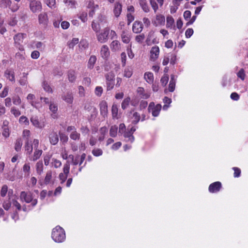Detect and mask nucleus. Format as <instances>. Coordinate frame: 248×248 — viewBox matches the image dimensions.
Masks as SVG:
<instances>
[{
    "label": "nucleus",
    "instance_id": "obj_31",
    "mask_svg": "<svg viewBox=\"0 0 248 248\" xmlns=\"http://www.w3.org/2000/svg\"><path fill=\"white\" fill-rule=\"evenodd\" d=\"M42 152V150H39L38 148H35V152L32 157V160L33 161L37 160L41 155Z\"/></svg>",
    "mask_w": 248,
    "mask_h": 248
},
{
    "label": "nucleus",
    "instance_id": "obj_2",
    "mask_svg": "<svg viewBox=\"0 0 248 248\" xmlns=\"http://www.w3.org/2000/svg\"><path fill=\"white\" fill-rule=\"evenodd\" d=\"M0 6L8 7L13 12H16L20 7L17 3H13L11 0H0Z\"/></svg>",
    "mask_w": 248,
    "mask_h": 248
},
{
    "label": "nucleus",
    "instance_id": "obj_43",
    "mask_svg": "<svg viewBox=\"0 0 248 248\" xmlns=\"http://www.w3.org/2000/svg\"><path fill=\"white\" fill-rule=\"evenodd\" d=\"M150 3L155 13H156L158 9V6L157 3L156 2L155 0H149Z\"/></svg>",
    "mask_w": 248,
    "mask_h": 248
},
{
    "label": "nucleus",
    "instance_id": "obj_30",
    "mask_svg": "<svg viewBox=\"0 0 248 248\" xmlns=\"http://www.w3.org/2000/svg\"><path fill=\"white\" fill-rule=\"evenodd\" d=\"M118 127L116 125L111 126L109 130V135L112 137H115L117 136Z\"/></svg>",
    "mask_w": 248,
    "mask_h": 248
},
{
    "label": "nucleus",
    "instance_id": "obj_29",
    "mask_svg": "<svg viewBox=\"0 0 248 248\" xmlns=\"http://www.w3.org/2000/svg\"><path fill=\"white\" fill-rule=\"evenodd\" d=\"M96 61V57L92 55L90 57L88 62V68L92 69L93 68L94 65Z\"/></svg>",
    "mask_w": 248,
    "mask_h": 248
},
{
    "label": "nucleus",
    "instance_id": "obj_25",
    "mask_svg": "<svg viewBox=\"0 0 248 248\" xmlns=\"http://www.w3.org/2000/svg\"><path fill=\"white\" fill-rule=\"evenodd\" d=\"M132 120V123L135 124H137L140 119V115L139 113L137 112H133L132 115L131 117Z\"/></svg>",
    "mask_w": 248,
    "mask_h": 248
},
{
    "label": "nucleus",
    "instance_id": "obj_59",
    "mask_svg": "<svg viewBox=\"0 0 248 248\" xmlns=\"http://www.w3.org/2000/svg\"><path fill=\"white\" fill-rule=\"evenodd\" d=\"M11 205V203L10 201H4L3 203L2 206L4 209L6 210H8L10 208Z\"/></svg>",
    "mask_w": 248,
    "mask_h": 248
},
{
    "label": "nucleus",
    "instance_id": "obj_9",
    "mask_svg": "<svg viewBox=\"0 0 248 248\" xmlns=\"http://www.w3.org/2000/svg\"><path fill=\"white\" fill-rule=\"evenodd\" d=\"M221 183L220 182H216L212 183L209 186L208 190L210 193H217L221 188Z\"/></svg>",
    "mask_w": 248,
    "mask_h": 248
},
{
    "label": "nucleus",
    "instance_id": "obj_19",
    "mask_svg": "<svg viewBox=\"0 0 248 248\" xmlns=\"http://www.w3.org/2000/svg\"><path fill=\"white\" fill-rule=\"evenodd\" d=\"M100 114L104 117L108 114V105L106 101H102L100 104Z\"/></svg>",
    "mask_w": 248,
    "mask_h": 248
},
{
    "label": "nucleus",
    "instance_id": "obj_1",
    "mask_svg": "<svg viewBox=\"0 0 248 248\" xmlns=\"http://www.w3.org/2000/svg\"><path fill=\"white\" fill-rule=\"evenodd\" d=\"M52 238L57 243H62L65 239L64 230L60 226H57L52 230Z\"/></svg>",
    "mask_w": 248,
    "mask_h": 248
},
{
    "label": "nucleus",
    "instance_id": "obj_5",
    "mask_svg": "<svg viewBox=\"0 0 248 248\" xmlns=\"http://www.w3.org/2000/svg\"><path fill=\"white\" fill-rule=\"evenodd\" d=\"M39 146V140L37 139H34L32 142L28 138L26 139L25 144V150L27 152L29 155L31 154L32 152L33 148L34 149L38 148Z\"/></svg>",
    "mask_w": 248,
    "mask_h": 248
},
{
    "label": "nucleus",
    "instance_id": "obj_27",
    "mask_svg": "<svg viewBox=\"0 0 248 248\" xmlns=\"http://www.w3.org/2000/svg\"><path fill=\"white\" fill-rule=\"evenodd\" d=\"M5 77L11 81H14L15 80L14 72L12 70H6L5 72Z\"/></svg>",
    "mask_w": 248,
    "mask_h": 248
},
{
    "label": "nucleus",
    "instance_id": "obj_46",
    "mask_svg": "<svg viewBox=\"0 0 248 248\" xmlns=\"http://www.w3.org/2000/svg\"><path fill=\"white\" fill-rule=\"evenodd\" d=\"M79 41L77 38H73L70 42H68V45L70 48H73L74 46L77 44H78Z\"/></svg>",
    "mask_w": 248,
    "mask_h": 248
},
{
    "label": "nucleus",
    "instance_id": "obj_8",
    "mask_svg": "<svg viewBox=\"0 0 248 248\" xmlns=\"http://www.w3.org/2000/svg\"><path fill=\"white\" fill-rule=\"evenodd\" d=\"M24 34L23 33H18L14 37L15 46L20 50H23L24 49L23 46L21 45L24 38Z\"/></svg>",
    "mask_w": 248,
    "mask_h": 248
},
{
    "label": "nucleus",
    "instance_id": "obj_45",
    "mask_svg": "<svg viewBox=\"0 0 248 248\" xmlns=\"http://www.w3.org/2000/svg\"><path fill=\"white\" fill-rule=\"evenodd\" d=\"M93 155L95 156H99L103 154V151L101 149L96 148L92 151Z\"/></svg>",
    "mask_w": 248,
    "mask_h": 248
},
{
    "label": "nucleus",
    "instance_id": "obj_12",
    "mask_svg": "<svg viewBox=\"0 0 248 248\" xmlns=\"http://www.w3.org/2000/svg\"><path fill=\"white\" fill-rule=\"evenodd\" d=\"M30 120L32 125L37 128L42 129L45 126L44 123H41L39 121L38 117L36 116H32Z\"/></svg>",
    "mask_w": 248,
    "mask_h": 248
},
{
    "label": "nucleus",
    "instance_id": "obj_10",
    "mask_svg": "<svg viewBox=\"0 0 248 248\" xmlns=\"http://www.w3.org/2000/svg\"><path fill=\"white\" fill-rule=\"evenodd\" d=\"M38 22L40 24L44 26L47 25L48 22V19L47 15L46 13L43 12L38 15Z\"/></svg>",
    "mask_w": 248,
    "mask_h": 248
},
{
    "label": "nucleus",
    "instance_id": "obj_18",
    "mask_svg": "<svg viewBox=\"0 0 248 248\" xmlns=\"http://www.w3.org/2000/svg\"><path fill=\"white\" fill-rule=\"evenodd\" d=\"M63 100L68 104H72L73 101V95L71 92H67L66 93L62 95Z\"/></svg>",
    "mask_w": 248,
    "mask_h": 248
},
{
    "label": "nucleus",
    "instance_id": "obj_42",
    "mask_svg": "<svg viewBox=\"0 0 248 248\" xmlns=\"http://www.w3.org/2000/svg\"><path fill=\"white\" fill-rule=\"evenodd\" d=\"M44 1L49 7L51 8L55 7V0H44Z\"/></svg>",
    "mask_w": 248,
    "mask_h": 248
},
{
    "label": "nucleus",
    "instance_id": "obj_61",
    "mask_svg": "<svg viewBox=\"0 0 248 248\" xmlns=\"http://www.w3.org/2000/svg\"><path fill=\"white\" fill-rule=\"evenodd\" d=\"M121 59L122 66H124L126 63V55L125 52H122L121 54Z\"/></svg>",
    "mask_w": 248,
    "mask_h": 248
},
{
    "label": "nucleus",
    "instance_id": "obj_48",
    "mask_svg": "<svg viewBox=\"0 0 248 248\" xmlns=\"http://www.w3.org/2000/svg\"><path fill=\"white\" fill-rule=\"evenodd\" d=\"M132 75V70L128 68H126L124 70V77L129 78Z\"/></svg>",
    "mask_w": 248,
    "mask_h": 248
},
{
    "label": "nucleus",
    "instance_id": "obj_7",
    "mask_svg": "<svg viewBox=\"0 0 248 248\" xmlns=\"http://www.w3.org/2000/svg\"><path fill=\"white\" fill-rule=\"evenodd\" d=\"M109 33V29L105 28L101 32L97 34V39L101 43H104L108 40V35Z\"/></svg>",
    "mask_w": 248,
    "mask_h": 248
},
{
    "label": "nucleus",
    "instance_id": "obj_21",
    "mask_svg": "<svg viewBox=\"0 0 248 248\" xmlns=\"http://www.w3.org/2000/svg\"><path fill=\"white\" fill-rule=\"evenodd\" d=\"M139 3L142 10L145 13L150 12V7L147 0H139Z\"/></svg>",
    "mask_w": 248,
    "mask_h": 248
},
{
    "label": "nucleus",
    "instance_id": "obj_57",
    "mask_svg": "<svg viewBox=\"0 0 248 248\" xmlns=\"http://www.w3.org/2000/svg\"><path fill=\"white\" fill-rule=\"evenodd\" d=\"M8 191V187L6 185H4L2 186L1 189L0 190V195L2 197L5 196L7 192Z\"/></svg>",
    "mask_w": 248,
    "mask_h": 248
},
{
    "label": "nucleus",
    "instance_id": "obj_47",
    "mask_svg": "<svg viewBox=\"0 0 248 248\" xmlns=\"http://www.w3.org/2000/svg\"><path fill=\"white\" fill-rule=\"evenodd\" d=\"M169 81V76L168 75H165L161 78L160 81L163 86H165Z\"/></svg>",
    "mask_w": 248,
    "mask_h": 248
},
{
    "label": "nucleus",
    "instance_id": "obj_56",
    "mask_svg": "<svg viewBox=\"0 0 248 248\" xmlns=\"http://www.w3.org/2000/svg\"><path fill=\"white\" fill-rule=\"evenodd\" d=\"M126 131L125 124L123 123L120 124L119 126V133L123 134Z\"/></svg>",
    "mask_w": 248,
    "mask_h": 248
},
{
    "label": "nucleus",
    "instance_id": "obj_15",
    "mask_svg": "<svg viewBox=\"0 0 248 248\" xmlns=\"http://www.w3.org/2000/svg\"><path fill=\"white\" fill-rule=\"evenodd\" d=\"M165 22V16L162 15H157L155 20L153 22L155 26L164 25Z\"/></svg>",
    "mask_w": 248,
    "mask_h": 248
},
{
    "label": "nucleus",
    "instance_id": "obj_23",
    "mask_svg": "<svg viewBox=\"0 0 248 248\" xmlns=\"http://www.w3.org/2000/svg\"><path fill=\"white\" fill-rule=\"evenodd\" d=\"M110 47L112 51H118L121 48L120 43L118 40H114L111 42Z\"/></svg>",
    "mask_w": 248,
    "mask_h": 248
},
{
    "label": "nucleus",
    "instance_id": "obj_55",
    "mask_svg": "<svg viewBox=\"0 0 248 248\" xmlns=\"http://www.w3.org/2000/svg\"><path fill=\"white\" fill-rule=\"evenodd\" d=\"M52 166L54 167L55 168H58L62 165V163L60 161L56 159H53V162H52Z\"/></svg>",
    "mask_w": 248,
    "mask_h": 248
},
{
    "label": "nucleus",
    "instance_id": "obj_44",
    "mask_svg": "<svg viewBox=\"0 0 248 248\" xmlns=\"http://www.w3.org/2000/svg\"><path fill=\"white\" fill-rule=\"evenodd\" d=\"M49 108L51 111L55 113L58 110V107L56 104L53 102H51L49 104Z\"/></svg>",
    "mask_w": 248,
    "mask_h": 248
},
{
    "label": "nucleus",
    "instance_id": "obj_6",
    "mask_svg": "<svg viewBox=\"0 0 248 248\" xmlns=\"http://www.w3.org/2000/svg\"><path fill=\"white\" fill-rule=\"evenodd\" d=\"M114 78L115 75L113 72H110L105 75L107 91H110L113 88Z\"/></svg>",
    "mask_w": 248,
    "mask_h": 248
},
{
    "label": "nucleus",
    "instance_id": "obj_24",
    "mask_svg": "<svg viewBox=\"0 0 248 248\" xmlns=\"http://www.w3.org/2000/svg\"><path fill=\"white\" fill-rule=\"evenodd\" d=\"M123 134L126 141L132 143L134 141V137L131 133L129 132L128 130L126 131Z\"/></svg>",
    "mask_w": 248,
    "mask_h": 248
},
{
    "label": "nucleus",
    "instance_id": "obj_37",
    "mask_svg": "<svg viewBox=\"0 0 248 248\" xmlns=\"http://www.w3.org/2000/svg\"><path fill=\"white\" fill-rule=\"evenodd\" d=\"M130 101V97H127L125 98L123 101V102L122 103V105H121L122 108L123 109H125L126 108H127V107H128V106L129 104Z\"/></svg>",
    "mask_w": 248,
    "mask_h": 248
},
{
    "label": "nucleus",
    "instance_id": "obj_63",
    "mask_svg": "<svg viewBox=\"0 0 248 248\" xmlns=\"http://www.w3.org/2000/svg\"><path fill=\"white\" fill-rule=\"evenodd\" d=\"M193 34V30L192 29L189 28L186 30L185 32L186 37L187 38H190Z\"/></svg>",
    "mask_w": 248,
    "mask_h": 248
},
{
    "label": "nucleus",
    "instance_id": "obj_20",
    "mask_svg": "<svg viewBox=\"0 0 248 248\" xmlns=\"http://www.w3.org/2000/svg\"><path fill=\"white\" fill-rule=\"evenodd\" d=\"M123 43L128 44L130 41L131 35L126 31H123L121 35Z\"/></svg>",
    "mask_w": 248,
    "mask_h": 248
},
{
    "label": "nucleus",
    "instance_id": "obj_58",
    "mask_svg": "<svg viewBox=\"0 0 248 248\" xmlns=\"http://www.w3.org/2000/svg\"><path fill=\"white\" fill-rule=\"evenodd\" d=\"M8 91H9L8 87H7V86L5 87L4 88L3 91H2V92L0 93V96L2 98L5 97V96H6L7 95Z\"/></svg>",
    "mask_w": 248,
    "mask_h": 248
},
{
    "label": "nucleus",
    "instance_id": "obj_41",
    "mask_svg": "<svg viewBox=\"0 0 248 248\" xmlns=\"http://www.w3.org/2000/svg\"><path fill=\"white\" fill-rule=\"evenodd\" d=\"M145 38L144 33H141L140 35H137L135 37V40L137 42L141 44Z\"/></svg>",
    "mask_w": 248,
    "mask_h": 248
},
{
    "label": "nucleus",
    "instance_id": "obj_13",
    "mask_svg": "<svg viewBox=\"0 0 248 248\" xmlns=\"http://www.w3.org/2000/svg\"><path fill=\"white\" fill-rule=\"evenodd\" d=\"M137 92L139 95L142 99H146L150 96V93L148 92H145V90L142 87H138Z\"/></svg>",
    "mask_w": 248,
    "mask_h": 248
},
{
    "label": "nucleus",
    "instance_id": "obj_32",
    "mask_svg": "<svg viewBox=\"0 0 248 248\" xmlns=\"http://www.w3.org/2000/svg\"><path fill=\"white\" fill-rule=\"evenodd\" d=\"M23 142L21 139H17L16 140V143H15V149L18 152L20 150L21 148L22 147Z\"/></svg>",
    "mask_w": 248,
    "mask_h": 248
},
{
    "label": "nucleus",
    "instance_id": "obj_26",
    "mask_svg": "<svg viewBox=\"0 0 248 248\" xmlns=\"http://www.w3.org/2000/svg\"><path fill=\"white\" fill-rule=\"evenodd\" d=\"M144 79L149 84H151L154 81L153 74L150 72H146L144 76Z\"/></svg>",
    "mask_w": 248,
    "mask_h": 248
},
{
    "label": "nucleus",
    "instance_id": "obj_50",
    "mask_svg": "<svg viewBox=\"0 0 248 248\" xmlns=\"http://www.w3.org/2000/svg\"><path fill=\"white\" fill-rule=\"evenodd\" d=\"M237 76L239 78L241 79L242 80H244L246 76L244 70L242 68L237 73Z\"/></svg>",
    "mask_w": 248,
    "mask_h": 248
},
{
    "label": "nucleus",
    "instance_id": "obj_60",
    "mask_svg": "<svg viewBox=\"0 0 248 248\" xmlns=\"http://www.w3.org/2000/svg\"><path fill=\"white\" fill-rule=\"evenodd\" d=\"M35 98V96L34 94H31V93H30L28 95L27 97V99L29 101H30V104H31V105L33 107H34V103L33 102V100Z\"/></svg>",
    "mask_w": 248,
    "mask_h": 248
},
{
    "label": "nucleus",
    "instance_id": "obj_53",
    "mask_svg": "<svg viewBox=\"0 0 248 248\" xmlns=\"http://www.w3.org/2000/svg\"><path fill=\"white\" fill-rule=\"evenodd\" d=\"M19 121L21 124H24L25 125H29V121L26 116H22L20 117Z\"/></svg>",
    "mask_w": 248,
    "mask_h": 248
},
{
    "label": "nucleus",
    "instance_id": "obj_52",
    "mask_svg": "<svg viewBox=\"0 0 248 248\" xmlns=\"http://www.w3.org/2000/svg\"><path fill=\"white\" fill-rule=\"evenodd\" d=\"M103 88L101 86H97L95 89L94 93L96 95L100 96L103 93Z\"/></svg>",
    "mask_w": 248,
    "mask_h": 248
},
{
    "label": "nucleus",
    "instance_id": "obj_3",
    "mask_svg": "<svg viewBox=\"0 0 248 248\" xmlns=\"http://www.w3.org/2000/svg\"><path fill=\"white\" fill-rule=\"evenodd\" d=\"M29 2V8L32 13L41 12L42 10V4L39 0H27Z\"/></svg>",
    "mask_w": 248,
    "mask_h": 248
},
{
    "label": "nucleus",
    "instance_id": "obj_54",
    "mask_svg": "<svg viewBox=\"0 0 248 248\" xmlns=\"http://www.w3.org/2000/svg\"><path fill=\"white\" fill-rule=\"evenodd\" d=\"M79 18L81 20L85 22L87 20V14L86 12H82L80 14Z\"/></svg>",
    "mask_w": 248,
    "mask_h": 248
},
{
    "label": "nucleus",
    "instance_id": "obj_51",
    "mask_svg": "<svg viewBox=\"0 0 248 248\" xmlns=\"http://www.w3.org/2000/svg\"><path fill=\"white\" fill-rule=\"evenodd\" d=\"M52 179V174L51 172H48L46 174L45 179V184H48L51 182Z\"/></svg>",
    "mask_w": 248,
    "mask_h": 248
},
{
    "label": "nucleus",
    "instance_id": "obj_28",
    "mask_svg": "<svg viewBox=\"0 0 248 248\" xmlns=\"http://www.w3.org/2000/svg\"><path fill=\"white\" fill-rule=\"evenodd\" d=\"M161 105L157 104L155 107H154L151 111H152V115L154 117H157L159 114V112L161 109Z\"/></svg>",
    "mask_w": 248,
    "mask_h": 248
},
{
    "label": "nucleus",
    "instance_id": "obj_22",
    "mask_svg": "<svg viewBox=\"0 0 248 248\" xmlns=\"http://www.w3.org/2000/svg\"><path fill=\"white\" fill-rule=\"evenodd\" d=\"M49 138L50 142L52 145H55L58 142L59 137L57 134L55 132L51 133L49 135Z\"/></svg>",
    "mask_w": 248,
    "mask_h": 248
},
{
    "label": "nucleus",
    "instance_id": "obj_40",
    "mask_svg": "<svg viewBox=\"0 0 248 248\" xmlns=\"http://www.w3.org/2000/svg\"><path fill=\"white\" fill-rule=\"evenodd\" d=\"M59 136L60 138V140L63 143H66L68 140V137L65 134L59 132Z\"/></svg>",
    "mask_w": 248,
    "mask_h": 248
},
{
    "label": "nucleus",
    "instance_id": "obj_35",
    "mask_svg": "<svg viewBox=\"0 0 248 248\" xmlns=\"http://www.w3.org/2000/svg\"><path fill=\"white\" fill-rule=\"evenodd\" d=\"M80 134L78 133L76 130L72 131L70 135V137L73 140H78L80 138Z\"/></svg>",
    "mask_w": 248,
    "mask_h": 248
},
{
    "label": "nucleus",
    "instance_id": "obj_34",
    "mask_svg": "<svg viewBox=\"0 0 248 248\" xmlns=\"http://www.w3.org/2000/svg\"><path fill=\"white\" fill-rule=\"evenodd\" d=\"M42 86L44 90L49 93H52L53 92L52 89L49 86V85L46 81H44L42 83Z\"/></svg>",
    "mask_w": 248,
    "mask_h": 248
},
{
    "label": "nucleus",
    "instance_id": "obj_16",
    "mask_svg": "<svg viewBox=\"0 0 248 248\" xmlns=\"http://www.w3.org/2000/svg\"><path fill=\"white\" fill-rule=\"evenodd\" d=\"M100 54L104 59H107L110 55L108 47L107 45H103L101 48Z\"/></svg>",
    "mask_w": 248,
    "mask_h": 248
},
{
    "label": "nucleus",
    "instance_id": "obj_38",
    "mask_svg": "<svg viewBox=\"0 0 248 248\" xmlns=\"http://www.w3.org/2000/svg\"><path fill=\"white\" fill-rule=\"evenodd\" d=\"M69 172V171H63V172H62L59 174V178L61 180V183H63L65 182Z\"/></svg>",
    "mask_w": 248,
    "mask_h": 248
},
{
    "label": "nucleus",
    "instance_id": "obj_14",
    "mask_svg": "<svg viewBox=\"0 0 248 248\" xmlns=\"http://www.w3.org/2000/svg\"><path fill=\"white\" fill-rule=\"evenodd\" d=\"M143 29V25L141 22L135 21L133 24L132 30L135 33H140Z\"/></svg>",
    "mask_w": 248,
    "mask_h": 248
},
{
    "label": "nucleus",
    "instance_id": "obj_49",
    "mask_svg": "<svg viewBox=\"0 0 248 248\" xmlns=\"http://www.w3.org/2000/svg\"><path fill=\"white\" fill-rule=\"evenodd\" d=\"M78 159V158H76L75 160H74V155H68V157L67 158V163H69L70 162H71L74 165H77L78 164V162H77Z\"/></svg>",
    "mask_w": 248,
    "mask_h": 248
},
{
    "label": "nucleus",
    "instance_id": "obj_36",
    "mask_svg": "<svg viewBox=\"0 0 248 248\" xmlns=\"http://www.w3.org/2000/svg\"><path fill=\"white\" fill-rule=\"evenodd\" d=\"M68 78L70 82H73L76 80V75L74 71H69L68 74Z\"/></svg>",
    "mask_w": 248,
    "mask_h": 248
},
{
    "label": "nucleus",
    "instance_id": "obj_4",
    "mask_svg": "<svg viewBox=\"0 0 248 248\" xmlns=\"http://www.w3.org/2000/svg\"><path fill=\"white\" fill-rule=\"evenodd\" d=\"M20 197L22 201H24L27 203L31 202L32 207L35 206L37 203V199H33L31 194L30 192L22 191L20 193Z\"/></svg>",
    "mask_w": 248,
    "mask_h": 248
},
{
    "label": "nucleus",
    "instance_id": "obj_64",
    "mask_svg": "<svg viewBox=\"0 0 248 248\" xmlns=\"http://www.w3.org/2000/svg\"><path fill=\"white\" fill-rule=\"evenodd\" d=\"M40 56V53L37 50H34L31 52V57L33 59H37Z\"/></svg>",
    "mask_w": 248,
    "mask_h": 248
},
{
    "label": "nucleus",
    "instance_id": "obj_62",
    "mask_svg": "<svg viewBox=\"0 0 248 248\" xmlns=\"http://www.w3.org/2000/svg\"><path fill=\"white\" fill-rule=\"evenodd\" d=\"M126 16L127 20V24L129 25L134 20V16L130 13H127Z\"/></svg>",
    "mask_w": 248,
    "mask_h": 248
},
{
    "label": "nucleus",
    "instance_id": "obj_39",
    "mask_svg": "<svg viewBox=\"0 0 248 248\" xmlns=\"http://www.w3.org/2000/svg\"><path fill=\"white\" fill-rule=\"evenodd\" d=\"M112 115L113 118H117V115H118V108L117 106L116 105H113L112 106Z\"/></svg>",
    "mask_w": 248,
    "mask_h": 248
},
{
    "label": "nucleus",
    "instance_id": "obj_11",
    "mask_svg": "<svg viewBox=\"0 0 248 248\" xmlns=\"http://www.w3.org/2000/svg\"><path fill=\"white\" fill-rule=\"evenodd\" d=\"M159 54V48L155 46L152 47L150 50V58L153 61H155L158 58Z\"/></svg>",
    "mask_w": 248,
    "mask_h": 248
},
{
    "label": "nucleus",
    "instance_id": "obj_17",
    "mask_svg": "<svg viewBox=\"0 0 248 248\" xmlns=\"http://www.w3.org/2000/svg\"><path fill=\"white\" fill-rule=\"evenodd\" d=\"M122 10V4L119 1L116 2L114 4V9H113V13L116 17H118L120 16V15L121 14Z\"/></svg>",
    "mask_w": 248,
    "mask_h": 248
},
{
    "label": "nucleus",
    "instance_id": "obj_33",
    "mask_svg": "<svg viewBox=\"0 0 248 248\" xmlns=\"http://www.w3.org/2000/svg\"><path fill=\"white\" fill-rule=\"evenodd\" d=\"M174 22V19L171 16H168L167 17L166 26L167 28H171Z\"/></svg>",
    "mask_w": 248,
    "mask_h": 248
}]
</instances>
